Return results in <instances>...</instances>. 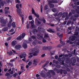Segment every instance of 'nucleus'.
<instances>
[{"label":"nucleus","mask_w":79,"mask_h":79,"mask_svg":"<svg viewBox=\"0 0 79 79\" xmlns=\"http://www.w3.org/2000/svg\"><path fill=\"white\" fill-rule=\"evenodd\" d=\"M35 22L36 23H38L39 24H41V22L38 20V19L37 18H36L35 19Z\"/></svg>","instance_id":"obj_15"},{"label":"nucleus","mask_w":79,"mask_h":79,"mask_svg":"<svg viewBox=\"0 0 79 79\" xmlns=\"http://www.w3.org/2000/svg\"><path fill=\"white\" fill-rule=\"evenodd\" d=\"M31 38L33 39H35V40H36V38L34 36H32Z\"/></svg>","instance_id":"obj_44"},{"label":"nucleus","mask_w":79,"mask_h":79,"mask_svg":"<svg viewBox=\"0 0 79 79\" xmlns=\"http://www.w3.org/2000/svg\"><path fill=\"white\" fill-rule=\"evenodd\" d=\"M35 15L36 16L37 18H39V14H35Z\"/></svg>","instance_id":"obj_37"},{"label":"nucleus","mask_w":79,"mask_h":79,"mask_svg":"<svg viewBox=\"0 0 79 79\" xmlns=\"http://www.w3.org/2000/svg\"><path fill=\"white\" fill-rule=\"evenodd\" d=\"M75 12H76L75 11V10H72V13L73 14H74V13H75Z\"/></svg>","instance_id":"obj_47"},{"label":"nucleus","mask_w":79,"mask_h":79,"mask_svg":"<svg viewBox=\"0 0 79 79\" xmlns=\"http://www.w3.org/2000/svg\"><path fill=\"white\" fill-rule=\"evenodd\" d=\"M57 0H52V3H57V1H56Z\"/></svg>","instance_id":"obj_38"},{"label":"nucleus","mask_w":79,"mask_h":79,"mask_svg":"<svg viewBox=\"0 0 79 79\" xmlns=\"http://www.w3.org/2000/svg\"><path fill=\"white\" fill-rule=\"evenodd\" d=\"M78 13V15H74V17H76V18H77V17H78V16H79V12Z\"/></svg>","instance_id":"obj_46"},{"label":"nucleus","mask_w":79,"mask_h":79,"mask_svg":"<svg viewBox=\"0 0 79 79\" xmlns=\"http://www.w3.org/2000/svg\"><path fill=\"white\" fill-rule=\"evenodd\" d=\"M12 25L13 27H15L16 26L15 25V22H13L12 23Z\"/></svg>","instance_id":"obj_29"},{"label":"nucleus","mask_w":79,"mask_h":79,"mask_svg":"<svg viewBox=\"0 0 79 79\" xmlns=\"http://www.w3.org/2000/svg\"><path fill=\"white\" fill-rule=\"evenodd\" d=\"M56 67L57 68H60V67H61V66H60V65H56Z\"/></svg>","instance_id":"obj_45"},{"label":"nucleus","mask_w":79,"mask_h":79,"mask_svg":"<svg viewBox=\"0 0 79 79\" xmlns=\"http://www.w3.org/2000/svg\"><path fill=\"white\" fill-rule=\"evenodd\" d=\"M73 63H76V59H75L73 60Z\"/></svg>","instance_id":"obj_62"},{"label":"nucleus","mask_w":79,"mask_h":79,"mask_svg":"<svg viewBox=\"0 0 79 79\" xmlns=\"http://www.w3.org/2000/svg\"><path fill=\"white\" fill-rule=\"evenodd\" d=\"M57 73H60V70H56Z\"/></svg>","instance_id":"obj_59"},{"label":"nucleus","mask_w":79,"mask_h":79,"mask_svg":"<svg viewBox=\"0 0 79 79\" xmlns=\"http://www.w3.org/2000/svg\"><path fill=\"white\" fill-rule=\"evenodd\" d=\"M35 50H38V49H39V46H35Z\"/></svg>","instance_id":"obj_43"},{"label":"nucleus","mask_w":79,"mask_h":79,"mask_svg":"<svg viewBox=\"0 0 79 79\" xmlns=\"http://www.w3.org/2000/svg\"><path fill=\"white\" fill-rule=\"evenodd\" d=\"M36 77H37V79H40V75L38 74H36Z\"/></svg>","instance_id":"obj_27"},{"label":"nucleus","mask_w":79,"mask_h":79,"mask_svg":"<svg viewBox=\"0 0 79 79\" xmlns=\"http://www.w3.org/2000/svg\"><path fill=\"white\" fill-rule=\"evenodd\" d=\"M13 22V20H12V19H10V21L9 22L10 23H11Z\"/></svg>","instance_id":"obj_55"},{"label":"nucleus","mask_w":79,"mask_h":79,"mask_svg":"<svg viewBox=\"0 0 79 79\" xmlns=\"http://www.w3.org/2000/svg\"><path fill=\"white\" fill-rule=\"evenodd\" d=\"M41 44L42 42L39 41L37 40H35V41L32 43V44L34 45H35L36 44Z\"/></svg>","instance_id":"obj_4"},{"label":"nucleus","mask_w":79,"mask_h":79,"mask_svg":"<svg viewBox=\"0 0 79 79\" xmlns=\"http://www.w3.org/2000/svg\"><path fill=\"white\" fill-rule=\"evenodd\" d=\"M45 54H42L41 55V57H44V56H45Z\"/></svg>","instance_id":"obj_60"},{"label":"nucleus","mask_w":79,"mask_h":79,"mask_svg":"<svg viewBox=\"0 0 79 79\" xmlns=\"http://www.w3.org/2000/svg\"><path fill=\"white\" fill-rule=\"evenodd\" d=\"M22 35V38L23 39V38H24V37H25V35H26V34H25V33H23Z\"/></svg>","instance_id":"obj_30"},{"label":"nucleus","mask_w":79,"mask_h":79,"mask_svg":"<svg viewBox=\"0 0 79 79\" xmlns=\"http://www.w3.org/2000/svg\"><path fill=\"white\" fill-rule=\"evenodd\" d=\"M9 10V7H5V13L6 14V13H7L8 12V10Z\"/></svg>","instance_id":"obj_14"},{"label":"nucleus","mask_w":79,"mask_h":79,"mask_svg":"<svg viewBox=\"0 0 79 79\" xmlns=\"http://www.w3.org/2000/svg\"><path fill=\"white\" fill-rule=\"evenodd\" d=\"M1 24H2L3 25V26H5V25L4 24H6V20L2 19L1 21Z\"/></svg>","instance_id":"obj_7"},{"label":"nucleus","mask_w":79,"mask_h":79,"mask_svg":"<svg viewBox=\"0 0 79 79\" xmlns=\"http://www.w3.org/2000/svg\"><path fill=\"white\" fill-rule=\"evenodd\" d=\"M21 47V46L19 44H17L15 46V48L16 50H19V48Z\"/></svg>","instance_id":"obj_9"},{"label":"nucleus","mask_w":79,"mask_h":79,"mask_svg":"<svg viewBox=\"0 0 79 79\" xmlns=\"http://www.w3.org/2000/svg\"><path fill=\"white\" fill-rule=\"evenodd\" d=\"M29 23V24L31 23L32 27H35V25L34 24V20H32V21L30 22Z\"/></svg>","instance_id":"obj_11"},{"label":"nucleus","mask_w":79,"mask_h":79,"mask_svg":"<svg viewBox=\"0 0 79 79\" xmlns=\"http://www.w3.org/2000/svg\"><path fill=\"white\" fill-rule=\"evenodd\" d=\"M31 12H32V14H34V15L35 14H36L35 13V11H34V9L33 8H32V9Z\"/></svg>","instance_id":"obj_22"},{"label":"nucleus","mask_w":79,"mask_h":79,"mask_svg":"<svg viewBox=\"0 0 79 79\" xmlns=\"http://www.w3.org/2000/svg\"><path fill=\"white\" fill-rule=\"evenodd\" d=\"M52 47H43V50H47V49H52Z\"/></svg>","instance_id":"obj_8"},{"label":"nucleus","mask_w":79,"mask_h":79,"mask_svg":"<svg viewBox=\"0 0 79 79\" xmlns=\"http://www.w3.org/2000/svg\"><path fill=\"white\" fill-rule=\"evenodd\" d=\"M43 7H42V5L41 6V13H42V8Z\"/></svg>","instance_id":"obj_48"},{"label":"nucleus","mask_w":79,"mask_h":79,"mask_svg":"<svg viewBox=\"0 0 79 79\" xmlns=\"http://www.w3.org/2000/svg\"><path fill=\"white\" fill-rule=\"evenodd\" d=\"M16 7L17 9H19V4H17L16 5Z\"/></svg>","instance_id":"obj_49"},{"label":"nucleus","mask_w":79,"mask_h":79,"mask_svg":"<svg viewBox=\"0 0 79 79\" xmlns=\"http://www.w3.org/2000/svg\"><path fill=\"white\" fill-rule=\"evenodd\" d=\"M25 56H26V53L25 52H23L20 56V58L21 59L23 58H24Z\"/></svg>","instance_id":"obj_6"},{"label":"nucleus","mask_w":79,"mask_h":79,"mask_svg":"<svg viewBox=\"0 0 79 79\" xmlns=\"http://www.w3.org/2000/svg\"><path fill=\"white\" fill-rule=\"evenodd\" d=\"M37 63V59H34L33 60L34 64H35V65H36Z\"/></svg>","instance_id":"obj_16"},{"label":"nucleus","mask_w":79,"mask_h":79,"mask_svg":"<svg viewBox=\"0 0 79 79\" xmlns=\"http://www.w3.org/2000/svg\"><path fill=\"white\" fill-rule=\"evenodd\" d=\"M30 52H31L28 53L29 55H33L34 56H37L38 55L37 54L35 53V48H32L30 50Z\"/></svg>","instance_id":"obj_2"},{"label":"nucleus","mask_w":79,"mask_h":79,"mask_svg":"<svg viewBox=\"0 0 79 79\" xmlns=\"http://www.w3.org/2000/svg\"><path fill=\"white\" fill-rule=\"evenodd\" d=\"M71 40H72V41H74V40H75V39L73 37H71Z\"/></svg>","instance_id":"obj_39"},{"label":"nucleus","mask_w":79,"mask_h":79,"mask_svg":"<svg viewBox=\"0 0 79 79\" xmlns=\"http://www.w3.org/2000/svg\"><path fill=\"white\" fill-rule=\"evenodd\" d=\"M37 35L38 37H40V38H41V39H43L42 41H43V43H45V42H47V41H46V40L44 38H43V37H44V35H43V36H41V35H40L37 34Z\"/></svg>","instance_id":"obj_5"},{"label":"nucleus","mask_w":79,"mask_h":79,"mask_svg":"<svg viewBox=\"0 0 79 79\" xmlns=\"http://www.w3.org/2000/svg\"><path fill=\"white\" fill-rule=\"evenodd\" d=\"M16 44H17V41H16L14 40L12 42L11 45H12L13 46H15Z\"/></svg>","instance_id":"obj_12"},{"label":"nucleus","mask_w":79,"mask_h":79,"mask_svg":"<svg viewBox=\"0 0 79 79\" xmlns=\"http://www.w3.org/2000/svg\"><path fill=\"white\" fill-rule=\"evenodd\" d=\"M28 64V65H29V66H30V65H31V64H32V62L31 61L29 62Z\"/></svg>","instance_id":"obj_42"},{"label":"nucleus","mask_w":79,"mask_h":79,"mask_svg":"<svg viewBox=\"0 0 79 79\" xmlns=\"http://www.w3.org/2000/svg\"><path fill=\"white\" fill-rule=\"evenodd\" d=\"M57 34L58 35V36L59 37H62V34H61L60 33H59V32H58L57 33Z\"/></svg>","instance_id":"obj_17"},{"label":"nucleus","mask_w":79,"mask_h":79,"mask_svg":"<svg viewBox=\"0 0 79 79\" xmlns=\"http://www.w3.org/2000/svg\"><path fill=\"white\" fill-rule=\"evenodd\" d=\"M8 26L9 27H11V24H8Z\"/></svg>","instance_id":"obj_57"},{"label":"nucleus","mask_w":79,"mask_h":79,"mask_svg":"<svg viewBox=\"0 0 79 79\" xmlns=\"http://www.w3.org/2000/svg\"><path fill=\"white\" fill-rule=\"evenodd\" d=\"M67 42H70V44H73V42L72 41H70L69 40H68V41H67Z\"/></svg>","instance_id":"obj_40"},{"label":"nucleus","mask_w":79,"mask_h":79,"mask_svg":"<svg viewBox=\"0 0 79 79\" xmlns=\"http://www.w3.org/2000/svg\"><path fill=\"white\" fill-rule=\"evenodd\" d=\"M12 52H14V53L15 54V53H16V51H15V50H12Z\"/></svg>","instance_id":"obj_58"},{"label":"nucleus","mask_w":79,"mask_h":79,"mask_svg":"<svg viewBox=\"0 0 79 79\" xmlns=\"http://www.w3.org/2000/svg\"><path fill=\"white\" fill-rule=\"evenodd\" d=\"M17 75V74L16 73H15L14 75V77H16V75Z\"/></svg>","instance_id":"obj_63"},{"label":"nucleus","mask_w":79,"mask_h":79,"mask_svg":"<svg viewBox=\"0 0 79 79\" xmlns=\"http://www.w3.org/2000/svg\"><path fill=\"white\" fill-rule=\"evenodd\" d=\"M74 4L75 5H79V1L74 2Z\"/></svg>","instance_id":"obj_31"},{"label":"nucleus","mask_w":79,"mask_h":79,"mask_svg":"<svg viewBox=\"0 0 79 79\" xmlns=\"http://www.w3.org/2000/svg\"><path fill=\"white\" fill-rule=\"evenodd\" d=\"M52 10L53 12H56V9L55 8H53L52 9Z\"/></svg>","instance_id":"obj_28"},{"label":"nucleus","mask_w":79,"mask_h":79,"mask_svg":"<svg viewBox=\"0 0 79 79\" xmlns=\"http://www.w3.org/2000/svg\"><path fill=\"white\" fill-rule=\"evenodd\" d=\"M48 6L47 5H46L44 7V10H47V9H48Z\"/></svg>","instance_id":"obj_33"},{"label":"nucleus","mask_w":79,"mask_h":79,"mask_svg":"<svg viewBox=\"0 0 79 79\" xmlns=\"http://www.w3.org/2000/svg\"><path fill=\"white\" fill-rule=\"evenodd\" d=\"M51 73H54V71L52 70H50L48 71V72L47 73V75L49 77H51L52 75L50 74Z\"/></svg>","instance_id":"obj_3"},{"label":"nucleus","mask_w":79,"mask_h":79,"mask_svg":"<svg viewBox=\"0 0 79 79\" xmlns=\"http://www.w3.org/2000/svg\"><path fill=\"white\" fill-rule=\"evenodd\" d=\"M5 76H7L8 78L10 77V74H9V73H6L5 74Z\"/></svg>","instance_id":"obj_26"},{"label":"nucleus","mask_w":79,"mask_h":79,"mask_svg":"<svg viewBox=\"0 0 79 79\" xmlns=\"http://www.w3.org/2000/svg\"><path fill=\"white\" fill-rule=\"evenodd\" d=\"M43 22L44 23H46L45 20V19H44V18H43Z\"/></svg>","instance_id":"obj_51"},{"label":"nucleus","mask_w":79,"mask_h":79,"mask_svg":"<svg viewBox=\"0 0 79 79\" xmlns=\"http://www.w3.org/2000/svg\"><path fill=\"white\" fill-rule=\"evenodd\" d=\"M37 32V30L35 29H34L33 30V34H36V33Z\"/></svg>","instance_id":"obj_24"},{"label":"nucleus","mask_w":79,"mask_h":79,"mask_svg":"<svg viewBox=\"0 0 79 79\" xmlns=\"http://www.w3.org/2000/svg\"><path fill=\"white\" fill-rule=\"evenodd\" d=\"M17 13L19 16H21L22 21V24H23V23H24V15H22V12H21V10H20V9H17Z\"/></svg>","instance_id":"obj_1"},{"label":"nucleus","mask_w":79,"mask_h":79,"mask_svg":"<svg viewBox=\"0 0 79 79\" xmlns=\"http://www.w3.org/2000/svg\"><path fill=\"white\" fill-rule=\"evenodd\" d=\"M47 31L49 32H55V30L53 29H51L49 28V29L47 30Z\"/></svg>","instance_id":"obj_13"},{"label":"nucleus","mask_w":79,"mask_h":79,"mask_svg":"<svg viewBox=\"0 0 79 79\" xmlns=\"http://www.w3.org/2000/svg\"><path fill=\"white\" fill-rule=\"evenodd\" d=\"M16 3H19L20 1L19 0H15Z\"/></svg>","instance_id":"obj_52"},{"label":"nucleus","mask_w":79,"mask_h":79,"mask_svg":"<svg viewBox=\"0 0 79 79\" xmlns=\"http://www.w3.org/2000/svg\"><path fill=\"white\" fill-rule=\"evenodd\" d=\"M49 6L50 8H53V7H55V6L54 5L52 4H50Z\"/></svg>","instance_id":"obj_19"},{"label":"nucleus","mask_w":79,"mask_h":79,"mask_svg":"<svg viewBox=\"0 0 79 79\" xmlns=\"http://www.w3.org/2000/svg\"><path fill=\"white\" fill-rule=\"evenodd\" d=\"M48 37L49 36L48 34H44V38H48Z\"/></svg>","instance_id":"obj_23"},{"label":"nucleus","mask_w":79,"mask_h":79,"mask_svg":"<svg viewBox=\"0 0 79 79\" xmlns=\"http://www.w3.org/2000/svg\"><path fill=\"white\" fill-rule=\"evenodd\" d=\"M29 19L30 20H32V17L31 15H30L29 17Z\"/></svg>","instance_id":"obj_36"},{"label":"nucleus","mask_w":79,"mask_h":79,"mask_svg":"<svg viewBox=\"0 0 79 79\" xmlns=\"http://www.w3.org/2000/svg\"><path fill=\"white\" fill-rule=\"evenodd\" d=\"M7 54H9V55H12V54H13V52L11 51H10L9 52H7Z\"/></svg>","instance_id":"obj_25"},{"label":"nucleus","mask_w":79,"mask_h":79,"mask_svg":"<svg viewBox=\"0 0 79 79\" xmlns=\"http://www.w3.org/2000/svg\"><path fill=\"white\" fill-rule=\"evenodd\" d=\"M14 31V30L13 29H11L9 31L10 32H13Z\"/></svg>","instance_id":"obj_50"},{"label":"nucleus","mask_w":79,"mask_h":79,"mask_svg":"<svg viewBox=\"0 0 79 79\" xmlns=\"http://www.w3.org/2000/svg\"><path fill=\"white\" fill-rule=\"evenodd\" d=\"M30 56H28V58H31L33 56V55H34V54H31L30 55Z\"/></svg>","instance_id":"obj_35"},{"label":"nucleus","mask_w":79,"mask_h":79,"mask_svg":"<svg viewBox=\"0 0 79 79\" xmlns=\"http://www.w3.org/2000/svg\"><path fill=\"white\" fill-rule=\"evenodd\" d=\"M27 29H29V24H28V21H27Z\"/></svg>","instance_id":"obj_32"},{"label":"nucleus","mask_w":79,"mask_h":79,"mask_svg":"<svg viewBox=\"0 0 79 79\" xmlns=\"http://www.w3.org/2000/svg\"><path fill=\"white\" fill-rule=\"evenodd\" d=\"M29 40L30 42H31V41H32V39L31 38H29Z\"/></svg>","instance_id":"obj_61"},{"label":"nucleus","mask_w":79,"mask_h":79,"mask_svg":"<svg viewBox=\"0 0 79 79\" xmlns=\"http://www.w3.org/2000/svg\"><path fill=\"white\" fill-rule=\"evenodd\" d=\"M58 56H55V58L56 59H58Z\"/></svg>","instance_id":"obj_64"},{"label":"nucleus","mask_w":79,"mask_h":79,"mask_svg":"<svg viewBox=\"0 0 79 79\" xmlns=\"http://www.w3.org/2000/svg\"><path fill=\"white\" fill-rule=\"evenodd\" d=\"M38 29L39 31H43L44 30V29L43 28H41V27H38Z\"/></svg>","instance_id":"obj_20"},{"label":"nucleus","mask_w":79,"mask_h":79,"mask_svg":"<svg viewBox=\"0 0 79 79\" xmlns=\"http://www.w3.org/2000/svg\"><path fill=\"white\" fill-rule=\"evenodd\" d=\"M41 76H43V77H45V74H44L43 73H41L40 74Z\"/></svg>","instance_id":"obj_41"},{"label":"nucleus","mask_w":79,"mask_h":79,"mask_svg":"<svg viewBox=\"0 0 79 79\" xmlns=\"http://www.w3.org/2000/svg\"><path fill=\"white\" fill-rule=\"evenodd\" d=\"M26 71V70L25 69H22L21 72L22 73H23V72H24V71Z\"/></svg>","instance_id":"obj_53"},{"label":"nucleus","mask_w":79,"mask_h":79,"mask_svg":"<svg viewBox=\"0 0 79 79\" xmlns=\"http://www.w3.org/2000/svg\"><path fill=\"white\" fill-rule=\"evenodd\" d=\"M24 69V66H21V69Z\"/></svg>","instance_id":"obj_56"},{"label":"nucleus","mask_w":79,"mask_h":79,"mask_svg":"<svg viewBox=\"0 0 79 79\" xmlns=\"http://www.w3.org/2000/svg\"><path fill=\"white\" fill-rule=\"evenodd\" d=\"M40 51L39 50H38L37 51H36V50H35V53H36L37 54V53H39Z\"/></svg>","instance_id":"obj_34"},{"label":"nucleus","mask_w":79,"mask_h":79,"mask_svg":"<svg viewBox=\"0 0 79 79\" xmlns=\"http://www.w3.org/2000/svg\"><path fill=\"white\" fill-rule=\"evenodd\" d=\"M17 40H21V39H23V38L21 36H19L17 38Z\"/></svg>","instance_id":"obj_21"},{"label":"nucleus","mask_w":79,"mask_h":79,"mask_svg":"<svg viewBox=\"0 0 79 79\" xmlns=\"http://www.w3.org/2000/svg\"><path fill=\"white\" fill-rule=\"evenodd\" d=\"M64 74H67V72H66V71L64 70Z\"/></svg>","instance_id":"obj_54"},{"label":"nucleus","mask_w":79,"mask_h":79,"mask_svg":"<svg viewBox=\"0 0 79 79\" xmlns=\"http://www.w3.org/2000/svg\"><path fill=\"white\" fill-rule=\"evenodd\" d=\"M27 44V41L26 40H25L23 45L24 48H27V44Z\"/></svg>","instance_id":"obj_10"},{"label":"nucleus","mask_w":79,"mask_h":79,"mask_svg":"<svg viewBox=\"0 0 79 79\" xmlns=\"http://www.w3.org/2000/svg\"><path fill=\"white\" fill-rule=\"evenodd\" d=\"M0 3L2 5V6H3V5H4L3 3H5V2H3L2 0H0Z\"/></svg>","instance_id":"obj_18"}]
</instances>
